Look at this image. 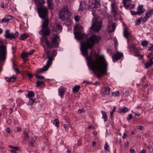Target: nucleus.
Masks as SVG:
<instances>
[{
	"mask_svg": "<svg viewBox=\"0 0 153 153\" xmlns=\"http://www.w3.org/2000/svg\"><path fill=\"white\" fill-rule=\"evenodd\" d=\"M29 132V130L27 129H26L24 131L23 134L24 135V137L25 139H27L29 137L28 133Z\"/></svg>",
	"mask_w": 153,
	"mask_h": 153,
	"instance_id": "nucleus-23",
	"label": "nucleus"
},
{
	"mask_svg": "<svg viewBox=\"0 0 153 153\" xmlns=\"http://www.w3.org/2000/svg\"><path fill=\"white\" fill-rule=\"evenodd\" d=\"M44 82V81H40L38 80L36 82V86L37 87H39L41 85H42Z\"/></svg>",
	"mask_w": 153,
	"mask_h": 153,
	"instance_id": "nucleus-35",
	"label": "nucleus"
},
{
	"mask_svg": "<svg viewBox=\"0 0 153 153\" xmlns=\"http://www.w3.org/2000/svg\"><path fill=\"white\" fill-rule=\"evenodd\" d=\"M9 147L11 148L12 149H16V151L19 150V148L16 147H13L11 146H10Z\"/></svg>",
	"mask_w": 153,
	"mask_h": 153,
	"instance_id": "nucleus-59",
	"label": "nucleus"
},
{
	"mask_svg": "<svg viewBox=\"0 0 153 153\" xmlns=\"http://www.w3.org/2000/svg\"><path fill=\"white\" fill-rule=\"evenodd\" d=\"M110 88L108 87H107L105 88V92L106 94H110Z\"/></svg>",
	"mask_w": 153,
	"mask_h": 153,
	"instance_id": "nucleus-38",
	"label": "nucleus"
},
{
	"mask_svg": "<svg viewBox=\"0 0 153 153\" xmlns=\"http://www.w3.org/2000/svg\"><path fill=\"white\" fill-rule=\"evenodd\" d=\"M117 42H118L117 40V39H115L114 40V44L115 47H116V46H117Z\"/></svg>",
	"mask_w": 153,
	"mask_h": 153,
	"instance_id": "nucleus-64",
	"label": "nucleus"
},
{
	"mask_svg": "<svg viewBox=\"0 0 153 153\" xmlns=\"http://www.w3.org/2000/svg\"><path fill=\"white\" fill-rule=\"evenodd\" d=\"M28 55L27 53L24 52L21 54V56L23 59H25V58H27L26 57L28 56Z\"/></svg>",
	"mask_w": 153,
	"mask_h": 153,
	"instance_id": "nucleus-33",
	"label": "nucleus"
},
{
	"mask_svg": "<svg viewBox=\"0 0 153 153\" xmlns=\"http://www.w3.org/2000/svg\"><path fill=\"white\" fill-rule=\"evenodd\" d=\"M7 48L5 45L1 44L0 45V72L2 70V66L6 59Z\"/></svg>",
	"mask_w": 153,
	"mask_h": 153,
	"instance_id": "nucleus-4",
	"label": "nucleus"
},
{
	"mask_svg": "<svg viewBox=\"0 0 153 153\" xmlns=\"http://www.w3.org/2000/svg\"><path fill=\"white\" fill-rule=\"evenodd\" d=\"M35 51L34 50H32L31 51H30L29 52L27 53H28V54L31 55H32L33 53Z\"/></svg>",
	"mask_w": 153,
	"mask_h": 153,
	"instance_id": "nucleus-49",
	"label": "nucleus"
},
{
	"mask_svg": "<svg viewBox=\"0 0 153 153\" xmlns=\"http://www.w3.org/2000/svg\"><path fill=\"white\" fill-rule=\"evenodd\" d=\"M58 45L57 42V40L54 39H53L51 41V43H50L49 42L48 48H52L53 47H56Z\"/></svg>",
	"mask_w": 153,
	"mask_h": 153,
	"instance_id": "nucleus-13",
	"label": "nucleus"
},
{
	"mask_svg": "<svg viewBox=\"0 0 153 153\" xmlns=\"http://www.w3.org/2000/svg\"><path fill=\"white\" fill-rule=\"evenodd\" d=\"M26 96L27 97H32L34 96V93L32 91H29L27 95Z\"/></svg>",
	"mask_w": 153,
	"mask_h": 153,
	"instance_id": "nucleus-30",
	"label": "nucleus"
},
{
	"mask_svg": "<svg viewBox=\"0 0 153 153\" xmlns=\"http://www.w3.org/2000/svg\"><path fill=\"white\" fill-rule=\"evenodd\" d=\"M5 18L6 19H7L8 21H9V20H10L12 18L11 16H10V15H6L5 16Z\"/></svg>",
	"mask_w": 153,
	"mask_h": 153,
	"instance_id": "nucleus-43",
	"label": "nucleus"
},
{
	"mask_svg": "<svg viewBox=\"0 0 153 153\" xmlns=\"http://www.w3.org/2000/svg\"><path fill=\"white\" fill-rule=\"evenodd\" d=\"M9 22L6 19L5 17H4V18L2 19L1 21H0V22L1 23H2L3 22H6L7 23Z\"/></svg>",
	"mask_w": 153,
	"mask_h": 153,
	"instance_id": "nucleus-41",
	"label": "nucleus"
},
{
	"mask_svg": "<svg viewBox=\"0 0 153 153\" xmlns=\"http://www.w3.org/2000/svg\"><path fill=\"white\" fill-rule=\"evenodd\" d=\"M47 6L50 10H52L54 8L53 0H47Z\"/></svg>",
	"mask_w": 153,
	"mask_h": 153,
	"instance_id": "nucleus-17",
	"label": "nucleus"
},
{
	"mask_svg": "<svg viewBox=\"0 0 153 153\" xmlns=\"http://www.w3.org/2000/svg\"><path fill=\"white\" fill-rule=\"evenodd\" d=\"M16 79V77L14 76H13L9 77L7 81L8 82H14L15 81Z\"/></svg>",
	"mask_w": 153,
	"mask_h": 153,
	"instance_id": "nucleus-29",
	"label": "nucleus"
},
{
	"mask_svg": "<svg viewBox=\"0 0 153 153\" xmlns=\"http://www.w3.org/2000/svg\"><path fill=\"white\" fill-rule=\"evenodd\" d=\"M28 36V35L27 33H25L20 36L19 39L21 40H24L25 39H26Z\"/></svg>",
	"mask_w": 153,
	"mask_h": 153,
	"instance_id": "nucleus-26",
	"label": "nucleus"
},
{
	"mask_svg": "<svg viewBox=\"0 0 153 153\" xmlns=\"http://www.w3.org/2000/svg\"><path fill=\"white\" fill-rule=\"evenodd\" d=\"M37 11L39 17L42 19L47 18L48 10L45 6H42L37 9Z\"/></svg>",
	"mask_w": 153,
	"mask_h": 153,
	"instance_id": "nucleus-6",
	"label": "nucleus"
},
{
	"mask_svg": "<svg viewBox=\"0 0 153 153\" xmlns=\"http://www.w3.org/2000/svg\"><path fill=\"white\" fill-rule=\"evenodd\" d=\"M80 86L79 85H76L72 89L73 93H74L77 92L80 88Z\"/></svg>",
	"mask_w": 153,
	"mask_h": 153,
	"instance_id": "nucleus-21",
	"label": "nucleus"
},
{
	"mask_svg": "<svg viewBox=\"0 0 153 153\" xmlns=\"http://www.w3.org/2000/svg\"><path fill=\"white\" fill-rule=\"evenodd\" d=\"M104 149L106 153H108L109 152V146L107 142H106L105 145Z\"/></svg>",
	"mask_w": 153,
	"mask_h": 153,
	"instance_id": "nucleus-25",
	"label": "nucleus"
},
{
	"mask_svg": "<svg viewBox=\"0 0 153 153\" xmlns=\"http://www.w3.org/2000/svg\"><path fill=\"white\" fill-rule=\"evenodd\" d=\"M79 17L78 15H76L74 17V19L75 20L76 22H78L79 21Z\"/></svg>",
	"mask_w": 153,
	"mask_h": 153,
	"instance_id": "nucleus-42",
	"label": "nucleus"
},
{
	"mask_svg": "<svg viewBox=\"0 0 153 153\" xmlns=\"http://www.w3.org/2000/svg\"><path fill=\"white\" fill-rule=\"evenodd\" d=\"M101 37L95 35H92L86 40L81 43L80 50L83 56L86 57L88 60V64L90 69L94 71L98 76H101L105 74L108 65L104 56L95 55L94 59H92L91 56L87 57L88 49H91L94 44L100 40Z\"/></svg>",
	"mask_w": 153,
	"mask_h": 153,
	"instance_id": "nucleus-1",
	"label": "nucleus"
},
{
	"mask_svg": "<svg viewBox=\"0 0 153 153\" xmlns=\"http://www.w3.org/2000/svg\"><path fill=\"white\" fill-rule=\"evenodd\" d=\"M45 53L43 56V57L46 58L45 55H46L48 59L46 63L42 68L38 69L37 71L38 73H41L44 71H47L52 64L53 61L54 59V57L56 55V50L52 51L50 52L49 51L44 49Z\"/></svg>",
	"mask_w": 153,
	"mask_h": 153,
	"instance_id": "nucleus-2",
	"label": "nucleus"
},
{
	"mask_svg": "<svg viewBox=\"0 0 153 153\" xmlns=\"http://www.w3.org/2000/svg\"><path fill=\"white\" fill-rule=\"evenodd\" d=\"M36 77L39 79H43L44 78V77L43 76H39L38 74L36 75Z\"/></svg>",
	"mask_w": 153,
	"mask_h": 153,
	"instance_id": "nucleus-45",
	"label": "nucleus"
},
{
	"mask_svg": "<svg viewBox=\"0 0 153 153\" xmlns=\"http://www.w3.org/2000/svg\"><path fill=\"white\" fill-rule=\"evenodd\" d=\"M50 33V30L46 29L44 30H43V31H39V32L40 34H42V37L41 38V40L42 41H44L46 44L47 45V46H48L49 42L48 41V39L45 36L49 35Z\"/></svg>",
	"mask_w": 153,
	"mask_h": 153,
	"instance_id": "nucleus-7",
	"label": "nucleus"
},
{
	"mask_svg": "<svg viewBox=\"0 0 153 153\" xmlns=\"http://www.w3.org/2000/svg\"><path fill=\"white\" fill-rule=\"evenodd\" d=\"M130 35V33L128 30L127 27H124L123 35L127 39V42L128 43L129 42V39L128 38V37Z\"/></svg>",
	"mask_w": 153,
	"mask_h": 153,
	"instance_id": "nucleus-16",
	"label": "nucleus"
},
{
	"mask_svg": "<svg viewBox=\"0 0 153 153\" xmlns=\"http://www.w3.org/2000/svg\"><path fill=\"white\" fill-rule=\"evenodd\" d=\"M131 13L132 15H140L139 12L137 10V11H131Z\"/></svg>",
	"mask_w": 153,
	"mask_h": 153,
	"instance_id": "nucleus-37",
	"label": "nucleus"
},
{
	"mask_svg": "<svg viewBox=\"0 0 153 153\" xmlns=\"http://www.w3.org/2000/svg\"><path fill=\"white\" fill-rule=\"evenodd\" d=\"M143 5H139L137 8V10L139 12L140 15L142 14L145 11V9H143Z\"/></svg>",
	"mask_w": 153,
	"mask_h": 153,
	"instance_id": "nucleus-20",
	"label": "nucleus"
},
{
	"mask_svg": "<svg viewBox=\"0 0 153 153\" xmlns=\"http://www.w3.org/2000/svg\"><path fill=\"white\" fill-rule=\"evenodd\" d=\"M116 27V25H115V24L114 23H112L111 25V28L112 29L110 30L109 32L110 33H112L113 31H114V30H115V28Z\"/></svg>",
	"mask_w": 153,
	"mask_h": 153,
	"instance_id": "nucleus-31",
	"label": "nucleus"
},
{
	"mask_svg": "<svg viewBox=\"0 0 153 153\" xmlns=\"http://www.w3.org/2000/svg\"><path fill=\"white\" fill-rule=\"evenodd\" d=\"M35 101V99H33L32 98H30L28 102V103L30 105H31L33 104Z\"/></svg>",
	"mask_w": 153,
	"mask_h": 153,
	"instance_id": "nucleus-40",
	"label": "nucleus"
},
{
	"mask_svg": "<svg viewBox=\"0 0 153 153\" xmlns=\"http://www.w3.org/2000/svg\"><path fill=\"white\" fill-rule=\"evenodd\" d=\"M9 32V31L8 30H5L4 36L6 38L10 39H15L19 35V33L17 31H16L15 33H10Z\"/></svg>",
	"mask_w": 153,
	"mask_h": 153,
	"instance_id": "nucleus-8",
	"label": "nucleus"
},
{
	"mask_svg": "<svg viewBox=\"0 0 153 153\" xmlns=\"http://www.w3.org/2000/svg\"><path fill=\"white\" fill-rule=\"evenodd\" d=\"M59 121L57 119H55L53 121V123L57 127H59Z\"/></svg>",
	"mask_w": 153,
	"mask_h": 153,
	"instance_id": "nucleus-28",
	"label": "nucleus"
},
{
	"mask_svg": "<svg viewBox=\"0 0 153 153\" xmlns=\"http://www.w3.org/2000/svg\"><path fill=\"white\" fill-rule=\"evenodd\" d=\"M42 19L44 20L42 22V29L40 31H43V30H44L45 29L50 30L48 28L49 23V19L47 18H46L45 19Z\"/></svg>",
	"mask_w": 153,
	"mask_h": 153,
	"instance_id": "nucleus-10",
	"label": "nucleus"
},
{
	"mask_svg": "<svg viewBox=\"0 0 153 153\" xmlns=\"http://www.w3.org/2000/svg\"><path fill=\"white\" fill-rule=\"evenodd\" d=\"M93 16L92 20V24L90 27L91 29L95 32L99 31L102 27V22L99 20V18L96 16V13L94 10L92 11Z\"/></svg>",
	"mask_w": 153,
	"mask_h": 153,
	"instance_id": "nucleus-3",
	"label": "nucleus"
},
{
	"mask_svg": "<svg viewBox=\"0 0 153 153\" xmlns=\"http://www.w3.org/2000/svg\"><path fill=\"white\" fill-rule=\"evenodd\" d=\"M62 27L59 24H56L53 27V31L56 32L57 33H60L62 30Z\"/></svg>",
	"mask_w": 153,
	"mask_h": 153,
	"instance_id": "nucleus-12",
	"label": "nucleus"
},
{
	"mask_svg": "<svg viewBox=\"0 0 153 153\" xmlns=\"http://www.w3.org/2000/svg\"><path fill=\"white\" fill-rule=\"evenodd\" d=\"M140 19H138L136 22V25H139L140 24Z\"/></svg>",
	"mask_w": 153,
	"mask_h": 153,
	"instance_id": "nucleus-55",
	"label": "nucleus"
},
{
	"mask_svg": "<svg viewBox=\"0 0 153 153\" xmlns=\"http://www.w3.org/2000/svg\"><path fill=\"white\" fill-rule=\"evenodd\" d=\"M63 126L66 131H67L68 129L69 126L68 125L65 124Z\"/></svg>",
	"mask_w": 153,
	"mask_h": 153,
	"instance_id": "nucleus-44",
	"label": "nucleus"
},
{
	"mask_svg": "<svg viewBox=\"0 0 153 153\" xmlns=\"http://www.w3.org/2000/svg\"><path fill=\"white\" fill-rule=\"evenodd\" d=\"M59 38V36L58 34H56L54 36H53V38L54 39H55L56 40H57Z\"/></svg>",
	"mask_w": 153,
	"mask_h": 153,
	"instance_id": "nucleus-56",
	"label": "nucleus"
},
{
	"mask_svg": "<svg viewBox=\"0 0 153 153\" xmlns=\"http://www.w3.org/2000/svg\"><path fill=\"white\" fill-rule=\"evenodd\" d=\"M8 5L6 3L5 4L3 3L1 4V7L2 8H4L7 7Z\"/></svg>",
	"mask_w": 153,
	"mask_h": 153,
	"instance_id": "nucleus-50",
	"label": "nucleus"
},
{
	"mask_svg": "<svg viewBox=\"0 0 153 153\" xmlns=\"http://www.w3.org/2000/svg\"><path fill=\"white\" fill-rule=\"evenodd\" d=\"M75 38L78 40H79L82 39L84 34L81 33V31H76L74 32Z\"/></svg>",
	"mask_w": 153,
	"mask_h": 153,
	"instance_id": "nucleus-14",
	"label": "nucleus"
},
{
	"mask_svg": "<svg viewBox=\"0 0 153 153\" xmlns=\"http://www.w3.org/2000/svg\"><path fill=\"white\" fill-rule=\"evenodd\" d=\"M137 129H139L141 130H142L144 129V127L143 126H138L137 127Z\"/></svg>",
	"mask_w": 153,
	"mask_h": 153,
	"instance_id": "nucleus-47",
	"label": "nucleus"
},
{
	"mask_svg": "<svg viewBox=\"0 0 153 153\" xmlns=\"http://www.w3.org/2000/svg\"><path fill=\"white\" fill-rule=\"evenodd\" d=\"M148 49L149 51H153V45L152 44L150 47H148Z\"/></svg>",
	"mask_w": 153,
	"mask_h": 153,
	"instance_id": "nucleus-57",
	"label": "nucleus"
},
{
	"mask_svg": "<svg viewBox=\"0 0 153 153\" xmlns=\"http://www.w3.org/2000/svg\"><path fill=\"white\" fill-rule=\"evenodd\" d=\"M71 15V13L69 11L68 7L65 6L61 9L59 14V18L62 20L64 21Z\"/></svg>",
	"mask_w": 153,
	"mask_h": 153,
	"instance_id": "nucleus-5",
	"label": "nucleus"
},
{
	"mask_svg": "<svg viewBox=\"0 0 153 153\" xmlns=\"http://www.w3.org/2000/svg\"><path fill=\"white\" fill-rule=\"evenodd\" d=\"M89 5L91 7L97 8L100 6L99 0H89Z\"/></svg>",
	"mask_w": 153,
	"mask_h": 153,
	"instance_id": "nucleus-9",
	"label": "nucleus"
},
{
	"mask_svg": "<svg viewBox=\"0 0 153 153\" xmlns=\"http://www.w3.org/2000/svg\"><path fill=\"white\" fill-rule=\"evenodd\" d=\"M34 2L38 8L44 6L43 4L45 2L44 0H34Z\"/></svg>",
	"mask_w": 153,
	"mask_h": 153,
	"instance_id": "nucleus-15",
	"label": "nucleus"
},
{
	"mask_svg": "<svg viewBox=\"0 0 153 153\" xmlns=\"http://www.w3.org/2000/svg\"><path fill=\"white\" fill-rule=\"evenodd\" d=\"M7 122L9 124H10L12 123V121L10 119L8 120Z\"/></svg>",
	"mask_w": 153,
	"mask_h": 153,
	"instance_id": "nucleus-63",
	"label": "nucleus"
},
{
	"mask_svg": "<svg viewBox=\"0 0 153 153\" xmlns=\"http://www.w3.org/2000/svg\"><path fill=\"white\" fill-rule=\"evenodd\" d=\"M147 17H146V16H145L143 19V22H145L146 21L148 20Z\"/></svg>",
	"mask_w": 153,
	"mask_h": 153,
	"instance_id": "nucleus-58",
	"label": "nucleus"
},
{
	"mask_svg": "<svg viewBox=\"0 0 153 153\" xmlns=\"http://www.w3.org/2000/svg\"><path fill=\"white\" fill-rule=\"evenodd\" d=\"M27 75L28 76V78L29 79H30L33 76L31 74H30L28 72L27 74Z\"/></svg>",
	"mask_w": 153,
	"mask_h": 153,
	"instance_id": "nucleus-53",
	"label": "nucleus"
},
{
	"mask_svg": "<svg viewBox=\"0 0 153 153\" xmlns=\"http://www.w3.org/2000/svg\"><path fill=\"white\" fill-rule=\"evenodd\" d=\"M111 12L114 17H115L118 14L117 12V11L116 9L115 10H111Z\"/></svg>",
	"mask_w": 153,
	"mask_h": 153,
	"instance_id": "nucleus-32",
	"label": "nucleus"
},
{
	"mask_svg": "<svg viewBox=\"0 0 153 153\" xmlns=\"http://www.w3.org/2000/svg\"><path fill=\"white\" fill-rule=\"evenodd\" d=\"M34 142L31 141V142H30L29 143L30 146H33L34 145Z\"/></svg>",
	"mask_w": 153,
	"mask_h": 153,
	"instance_id": "nucleus-62",
	"label": "nucleus"
},
{
	"mask_svg": "<svg viewBox=\"0 0 153 153\" xmlns=\"http://www.w3.org/2000/svg\"><path fill=\"white\" fill-rule=\"evenodd\" d=\"M129 109L126 107H124L123 108H121L119 110L120 113H125L128 111Z\"/></svg>",
	"mask_w": 153,
	"mask_h": 153,
	"instance_id": "nucleus-24",
	"label": "nucleus"
},
{
	"mask_svg": "<svg viewBox=\"0 0 153 153\" xmlns=\"http://www.w3.org/2000/svg\"><path fill=\"white\" fill-rule=\"evenodd\" d=\"M148 42L146 40H143L141 42V45L143 47L146 46L148 44Z\"/></svg>",
	"mask_w": 153,
	"mask_h": 153,
	"instance_id": "nucleus-34",
	"label": "nucleus"
},
{
	"mask_svg": "<svg viewBox=\"0 0 153 153\" xmlns=\"http://www.w3.org/2000/svg\"><path fill=\"white\" fill-rule=\"evenodd\" d=\"M115 5L116 4L115 3H114L113 2H112L111 4V10H116L115 8Z\"/></svg>",
	"mask_w": 153,
	"mask_h": 153,
	"instance_id": "nucleus-39",
	"label": "nucleus"
},
{
	"mask_svg": "<svg viewBox=\"0 0 153 153\" xmlns=\"http://www.w3.org/2000/svg\"><path fill=\"white\" fill-rule=\"evenodd\" d=\"M102 118L104 119V121L105 122L107 119V117L105 112L102 111Z\"/></svg>",
	"mask_w": 153,
	"mask_h": 153,
	"instance_id": "nucleus-27",
	"label": "nucleus"
},
{
	"mask_svg": "<svg viewBox=\"0 0 153 153\" xmlns=\"http://www.w3.org/2000/svg\"><path fill=\"white\" fill-rule=\"evenodd\" d=\"M112 95L114 97H117L120 94V93L119 91H117L115 92H113L112 93Z\"/></svg>",
	"mask_w": 153,
	"mask_h": 153,
	"instance_id": "nucleus-36",
	"label": "nucleus"
},
{
	"mask_svg": "<svg viewBox=\"0 0 153 153\" xmlns=\"http://www.w3.org/2000/svg\"><path fill=\"white\" fill-rule=\"evenodd\" d=\"M152 14V13H149L147 12L145 13L146 15V17H147V18L148 19L149 17Z\"/></svg>",
	"mask_w": 153,
	"mask_h": 153,
	"instance_id": "nucleus-48",
	"label": "nucleus"
},
{
	"mask_svg": "<svg viewBox=\"0 0 153 153\" xmlns=\"http://www.w3.org/2000/svg\"><path fill=\"white\" fill-rule=\"evenodd\" d=\"M13 68L14 70L15 71L16 73H19V70L17 68H15L14 67V66H13Z\"/></svg>",
	"mask_w": 153,
	"mask_h": 153,
	"instance_id": "nucleus-60",
	"label": "nucleus"
},
{
	"mask_svg": "<svg viewBox=\"0 0 153 153\" xmlns=\"http://www.w3.org/2000/svg\"><path fill=\"white\" fill-rule=\"evenodd\" d=\"M134 56L138 57V58L140 59H141L143 56L139 55L138 54H135Z\"/></svg>",
	"mask_w": 153,
	"mask_h": 153,
	"instance_id": "nucleus-52",
	"label": "nucleus"
},
{
	"mask_svg": "<svg viewBox=\"0 0 153 153\" xmlns=\"http://www.w3.org/2000/svg\"><path fill=\"white\" fill-rule=\"evenodd\" d=\"M66 90V88H65L61 87L59 88L58 90V92L59 96L62 97L64 95L65 93Z\"/></svg>",
	"mask_w": 153,
	"mask_h": 153,
	"instance_id": "nucleus-19",
	"label": "nucleus"
},
{
	"mask_svg": "<svg viewBox=\"0 0 153 153\" xmlns=\"http://www.w3.org/2000/svg\"><path fill=\"white\" fill-rule=\"evenodd\" d=\"M144 64L145 66V68H148L151 66L153 64V57H152L150 60H148L146 62L144 63Z\"/></svg>",
	"mask_w": 153,
	"mask_h": 153,
	"instance_id": "nucleus-18",
	"label": "nucleus"
},
{
	"mask_svg": "<svg viewBox=\"0 0 153 153\" xmlns=\"http://www.w3.org/2000/svg\"><path fill=\"white\" fill-rule=\"evenodd\" d=\"M124 94L126 95H128L129 94V91L128 90H126L123 93Z\"/></svg>",
	"mask_w": 153,
	"mask_h": 153,
	"instance_id": "nucleus-54",
	"label": "nucleus"
},
{
	"mask_svg": "<svg viewBox=\"0 0 153 153\" xmlns=\"http://www.w3.org/2000/svg\"><path fill=\"white\" fill-rule=\"evenodd\" d=\"M130 151L131 153H135V150L131 148L130 149Z\"/></svg>",
	"mask_w": 153,
	"mask_h": 153,
	"instance_id": "nucleus-61",
	"label": "nucleus"
},
{
	"mask_svg": "<svg viewBox=\"0 0 153 153\" xmlns=\"http://www.w3.org/2000/svg\"><path fill=\"white\" fill-rule=\"evenodd\" d=\"M123 56V53L120 52H117L114 54L112 57L113 61L115 62L120 59Z\"/></svg>",
	"mask_w": 153,
	"mask_h": 153,
	"instance_id": "nucleus-11",
	"label": "nucleus"
},
{
	"mask_svg": "<svg viewBox=\"0 0 153 153\" xmlns=\"http://www.w3.org/2000/svg\"><path fill=\"white\" fill-rule=\"evenodd\" d=\"M115 106H114L113 110L112 111H111L110 113V115L111 117L113 116V113L115 111Z\"/></svg>",
	"mask_w": 153,
	"mask_h": 153,
	"instance_id": "nucleus-51",
	"label": "nucleus"
},
{
	"mask_svg": "<svg viewBox=\"0 0 153 153\" xmlns=\"http://www.w3.org/2000/svg\"><path fill=\"white\" fill-rule=\"evenodd\" d=\"M128 48L129 49L130 51H133L135 52H137V49L133 45H131L128 46Z\"/></svg>",
	"mask_w": 153,
	"mask_h": 153,
	"instance_id": "nucleus-22",
	"label": "nucleus"
},
{
	"mask_svg": "<svg viewBox=\"0 0 153 153\" xmlns=\"http://www.w3.org/2000/svg\"><path fill=\"white\" fill-rule=\"evenodd\" d=\"M132 118V114H129L128 115V117L127 118V119L128 120H129L130 119H131Z\"/></svg>",
	"mask_w": 153,
	"mask_h": 153,
	"instance_id": "nucleus-46",
	"label": "nucleus"
}]
</instances>
